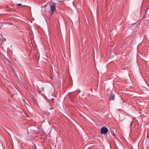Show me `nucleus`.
<instances>
[{"label":"nucleus","mask_w":149,"mask_h":149,"mask_svg":"<svg viewBox=\"0 0 149 149\" xmlns=\"http://www.w3.org/2000/svg\"><path fill=\"white\" fill-rule=\"evenodd\" d=\"M56 6L55 5L53 4L50 6V10L51 11V14L52 15L56 10Z\"/></svg>","instance_id":"obj_1"},{"label":"nucleus","mask_w":149,"mask_h":149,"mask_svg":"<svg viewBox=\"0 0 149 149\" xmlns=\"http://www.w3.org/2000/svg\"><path fill=\"white\" fill-rule=\"evenodd\" d=\"M108 131V129L106 127H102L100 130V132L102 134H105Z\"/></svg>","instance_id":"obj_2"},{"label":"nucleus","mask_w":149,"mask_h":149,"mask_svg":"<svg viewBox=\"0 0 149 149\" xmlns=\"http://www.w3.org/2000/svg\"><path fill=\"white\" fill-rule=\"evenodd\" d=\"M115 98V96L114 95L111 94L109 97V100H114Z\"/></svg>","instance_id":"obj_3"},{"label":"nucleus","mask_w":149,"mask_h":149,"mask_svg":"<svg viewBox=\"0 0 149 149\" xmlns=\"http://www.w3.org/2000/svg\"><path fill=\"white\" fill-rule=\"evenodd\" d=\"M17 5L18 6H21V3L18 4H17Z\"/></svg>","instance_id":"obj_4"},{"label":"nucleus","mask_w":149,"mask_h":149,"mask_svg":"<svg viewBox=\"0 0 149 149\" xmlns=\"http://www.w3.org/2000/svg\"><path fill=\"white\" fill-rule=\"evenodd\" d=\"M113 136H115V134H113Z\"/></svg>","instance_id":"obj_5"},{"label":"nucleus","mask_w":149,"mask_h":149,"mask_svg":"<svg viewBox=\"0 0 149 149\" xmlns=\"http://www.w3.org/2000/svg\"><path fill=\"white\" fill-rule=\"evenodd\" d=\"M24 6H22V7H24Z\"/></svg>","instance_id":"obj_6"}]
</instances>
